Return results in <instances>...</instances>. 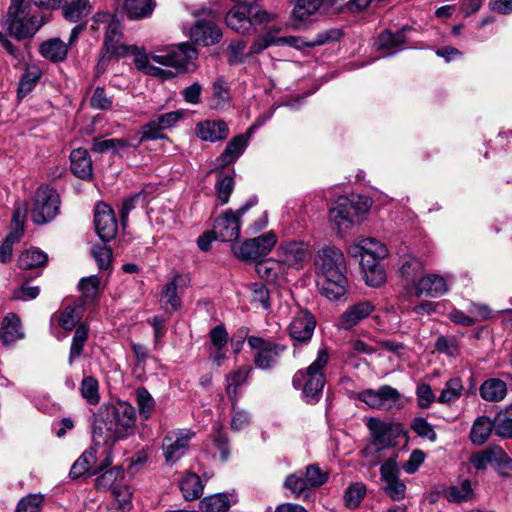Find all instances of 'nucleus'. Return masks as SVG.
<instances>
[{
	"mask_svg": "<svg viewBox=\"0 0 512 512\" xmlns=\"http://www.w3.org/2000/svg\"><path fill=\"white\" fill-rule=\"evenodd\" d=\"M135 408L126 401H118L106 407L105 415L95 419L93 441L110 447L116 441L130 436L135 427Z\"/></svg>",
	"mask_w": 512,
	"mask_h": 512,
	"instance_id": "f257e3e1",
	"label": "nucleus"
},
{
	"mask_svg": "<svg viewBox=\"0 0 512 512\" xmlns=\"http://www.w3.org/2000/svg\"><path fill=\"white\" fill-rule=\"evenodd\" d=\"M329 361L327 348L318 351L316 359L306 368L298 370L293 376L292 383L297 389L301 388L307 403H317L322 395L326 378L324 369Z\"/></svg>",
	"mask_w": 512,
	"mask_h": 512,
	"instance_id": "f03ea898",
	"label": "nucleus"
},
{
	"mask_svg": "<svg viewBox=\"0 0 512 512\" xmlns=\"http://www.w3.org/2000/svg\"><path fill=\"white\" fill-rule=\"evenodd\" d=\"M371 200L368 197L355 195L351 198L342 196L330 209V220L338 232H344L361 221L360 217L368 213Z\"/></svg>",
	"mask_w": 512,
	"mask_h": 512,
	"instance_id": "7ed1b4c3",
	"label": "nucleus"
},
{
	"mask_svg": "<svg viewBox=\"0 0 512 512\" xmlns=\"http://www.w3.org/2000/svg\"><path fill=\"white\" fill-rule=\"evenodd\" d=\"M94 445L85 450L72 465L69 476L77 479L86 473L97 475L112 464L111 448L100 441H93Z\"/></svg>",
	"mask_w": 512,
	"mask_h": 512,
	"instance_id": "20e7f679",
	"label": "nucleus"
},
{
	"mask_svg": "<svg viewBox=\"0 0 512 512\" xmlns=\"http://www.w3.org/2000/svg\"><path fill=\"white\" fill-rule=\"evenodd\" d=\"M367 427L370 431L371 442L362 450L364 457L396 446L397 439L402 432L399 425L386 423L377 418H370Z\"/></svg>",
	"mask_w": 512,
	"mask_h": 512,
	"instance_id": "39448f33",
	"label": "nucleus"
},
{
	"mask_svg": "<svg viewBox=\"0 0 512 512\" xmlns=\"http://www.w3.org/2000/svg\"><path fill=\"white\" fill-rule=\"evenodd\" d=\"M197 57L198 51L193 44L184 42L153 54L151 59L160 65L176 69V75L194 69Z\"/></svg>",
	"mask_w": 512,
	"mask_h": 512,
	"instance_id": "423d86ee",
	"label": "nucleus"
},
{
	"mask_svg": "<svg viewBox=\"0 0 512 512\" xmlns=\"http://www.w3.org/2000/svg\"><path fill=\"white\" fill-rule=\"evenodd\" d=\"M49 18L42 13L29 14L27 11L6 15L2 26L16 40L32 38Z\"/></svg>",
	"mask_w": 512,
	"mask_h": 512,
	"instance_id": "0eeeda50",
	"label": "nucleus"
},
{
	"mask_svg": "<svg viewBox=\"0 0 512 512\" xmlns=\"http://www.w3.org/2000/svg\"><path fill=\"white\" fill-rule=\"evenodd\" d=\"M60 197L57 191L48 186H41L37 189L31 217L36 224H45L53 220L59 213Z\"/></svg>",
	"mask_w": 512,
	"mask_h": 512,
	"instance_id": "6e6552de",
	"label": "nucleus"
},
{
	"mask_svg": "<svg viewBox=\"0 0 512 512\" xmlns=\"http://www.w3.org/2000/svg\"><path fill=\"white\" fill-rule=\"evenodd\" d=\"M247 343L253 350L254 364L262 370L273 368L278 363L280 355L287 349L283 344L256 336H249Z\"/></svg>",
	"mask_w": 512,
	"mask_h": 512,
	"instance_id": "1a4fd4ad",
	"label": "nucleus"
},
{
	"mask_svg": "<svg viewBox=\"0 0 512 512\" xmlns=\"http://www.w3.org/2000/svg\"><path fill=\"white\" fill-rule=\"evenodd\" d=\"M253 203L248 202L236 211L227 210L215 220L213 233L218 240L227 242L238 239L240 235V218L249 210Z\"/></svg>",
	"mask_w": 512,
	"mask_h": 512,
	"instance_id": "9d476101",
	"label": "nucleus"
},
{
	"mask_svg": "<svg viewBox=\"0 0 512 512\" xmlns=\"http://www.w3.org/2000/svg\"><path fill=\"white\" fill-rule=\"evenodd\" d=\"M316 327V320L313 314L307 309L299 310L292 318L287 330L293 340L294 355L299 345H306L310 342Z\"/></svg>",
	"mask_w": 512,
	"mask_h": 512,
	"instance_id": "9b49d317",
	"label": "nucleus"
},
{
	"mask_svg": "<svg viewBox=\"0 0 512 512\" xmlns=\"http://www.w3.org/2000/svg\"><path fill=\"white\" fill-rule=\"evenodd\" d=\"M358 399L370 408L389 411L399 406L401 394L390 385H382L377 390H363Z\"/></svg>",
	"mask_w": 512,
	"mask_h": 512,
	"instance_id": "f8f14e48",
	"label": "nucleus"
},
{
	"mask_svg": "<svg viewBox=\"0 0 512 512\" xmlns=\"http://www.w3.org/2000/svg\"><path fill=\"white\" fill-rule=\"evenodd\" d=\"M195 437L191 429H178L169 432L162 441V449L165 461L175 464L185 455L189 448V442Z\"/></svg>",
	"mask_w": 512,
	"mask_h": 512,
	"instance_id": "ddd939ff",
	"label": "nucleus"
},
{
	"mask_svg": "<svg viewBox=\"0 0 512 512\" xmlns=\"http://www.w3.org/2000/svg\"><path fill=\"white\" fill-rule=\"evenodd\" d=\"M314 266L317 274L325 276H333L337 273H345L346 262L344 254L335 246H324L318 250Z\"/></svg>",
	"mask_w": 512,
	"mask_h": 512,
	"instance_id": "4468645a",
	"label": "nucleus"
},
{
	"mask_svg": "<svg viewBox=\"0 0 512 512\" xmlns=\"http://www.w3.org/2000/svg\"><path fill=\"white\" fill-rule=\"evenodd\" d=\"M276 243L277 236L274 232L270 231L244 241L242 245L234 248V254L242 260H257L260 257L266 256Z\"/></svg>",
	"mask_w": 512,
	"mask_h": 512,
	"instance_id": "2eb2a0df",
	"label": "nucleus"
},
{
	"mask_svg": "<svg viewBox=\"0 0 512 512\" xmlns=\"http://www.w3.org/2000/svg\"><path fill=\"white\" fill-rule=\"evenodd\" d=\"M380 477L383 490L393 501H401L406 496V485L399 479V467L395 459L391 458L382 463Z\"/></svg>",
	"mask_w": 512,
	"mask_h": 512,
	"instance_id": "dca6fc26",
	"label": "nucleus"
},
{
	"mask_svg": "<svg viewBox=\"0 0 512 512\" xmlns=\"http://www.w3.org/2000/svg\"><path fill=\"white\" fill-rule=\"evenodd\" d=\"M189 37L193 44L211 46L220 41L222 31L208 14L206 17L197 18L190 28Z\"/></svg>",
	"mask_w": 512,
	"mask_h": 512,
	"instance_id": "f3484780",
	"label": "nucleus"
},
{
	"mask_svg": "<svg viewBox=\"0 0 512 512\" xmlns=\"http://www.w3.org/2000/svg\"><path fill=\"white\" fill-rule=\"evenodd\" d=\"M276 255L288 271L289 268H302L310 257V251L304 242L283 241L278 246Z\"/></svg>",
	"mask_w": 512,
	"mask_h": 512,
	"instance_id": "a211bd4d",
	"label": "nucleus"
},
{
	"mask_svg": "<svg viewBox=\"0 0 512 512\" xmlns=\"http://www.w3.org/2000/svg\"><path fill=\"white\" fill-rule=\"evenodd\" d=\"M183 117L181 111H171L157 116L143 125L140 130L139 144L148 140L163 139V130L175 126Z\"/></svg>",
	"mask_w": 512,
	"mask_h": 512,
	"instance_id": "6ab92c4d",
	"label": "nucleus"
},
{
	"mask_svg": "<svg viewBox=\"0 0 512 512\" xmlns=\"http://www.w3.org/2000/svg\"><path fill=\"white\" fill-rule=\"evenodd\" d=\"M94 225L96 233L103 242H109L115 238L118 223L114 211L109 205L102 202L96 205Z\"/></svg>",
	"mask_w": 512,
	"mask_h": 512,
	"instance_id": "aec40b11",
	"label": "nucleus"
},
{
	"mask_svg": "<svg viewBox=\"0 0 512 512\" xmlns=\"http://www.w3.org/2000/svg\"><path fill=\"white\" fill-rule=\"evenodd\" d=\"M351 257L361 260H382L388 255L386 246L375 238H363L349 245L347 249Z\"/></svg>",
	"mask_w": 512,
	"mask_h": 512,
	"instance_id": "412c9836",
	"label": "nucleus"
},
{
	"mask_svg": "<svg viewBox=\"0 0 512 512\" xmlns=\"http://www.w3.org/2000/svg\"><path fill=\"white\" fill-rule=\"evenodd\" d=\"M127 55H133L136 68L147 75L159 77L162 80L175 77V72L151 65L149 63V56L146 54L144 48H140L136 45H129L127 47Z\"/></svg>",
	"mask_w": 512,
	"mask_h": 512,
	"instance_id": "4be33fe9",
	"label": "nucleus"
},
{
	"mask_svg": "<svg viewBox=\"0 0 512 512\" xmlns=\"http://www.w3.org/2000/svg\"><path fill=\"white\" fill-rule=\"evenodd\" d=\"M123 37L122 25L119 21H110L105 32L103 47L107 54L112 57L127 56V47L121 43Z\"/></svg>",
	"mask_w": 512,
	"mask_h": 512,
	"instance_id": "5701e85b",
	"label": "nucleus"
},
{
	"mask_svg": "<svg viewBox=\"0 0 512 512\" xmlns=\"http://www.w3.org/2000/svg\"><path fill=\"white\" fill-rule=\"evenodd\" d=\"M448 291V284L443 276L428 274L420 277L416 283L415 294L417 297L426 296L437 298Z\"/></svg>",
	"mask_w": 512,
	"mask_h": 512,
	"instance_id": "b1692460",
	"label": "nucleus"
},
{
	"mask_svg": "<svg viewBox=\"0 0 512 512\" xmlns=\"http://www.w3.org/2000/svg\"><path fill=\"white\" fill-rule=\"evenodd\" d=\"M196 135L205 142H217L229 135L228 124L223 120H205L195 127Z\"/></svg>",
	"mask_w": 512,
	"mask_h": 512,
	"instance_id": "393cba45",
	"label": "nucleus"
},
{
	"mask_svg": "<svg viewBox=\"0 0 512 512\" xmlns=\"http://www.w3.org/2000/svg\"><path fill=\"white\" fill-rule=\"evenodd\" d=\"M373 310L374 306L369 301L356 303L342 313L338 320V327L343 330H349L367 318Z\"/></svg>",
	"mask_w": 512,
	"mask_h": 512,
	"instance_id": "a878e982",
	"label": "nucleus"
},
{
	"mask_svg": "<svg viewBox=\"0 0 512 512\" xmlns=\"http://www.w3.org/2000/svg\"><path fill=\"white\" fill-rule=\"evenodd\" d=\"M318 285L323 296L330 300H337L346 293L348 280L345 273H337L333 276H325Z\"/></svg>",
	"mask_w": 512,
	"mask_h": 512,
	"instance_id": "bb28decb",
	"label": "nucleus"
},
{
	"mask_svg": "<svg viewBox=\"0 0 512 512\" xmlns=\"http://www.w3.org/2000/svg\"><path fill=\"white\" fill-rule=\"evenodd\" d=\"M184 287H186L185 279L181 275L177 274L164 286L160 299L162 306L167 310V306H170L171 312L178 310L181 306L179 289H183Z\"/></svg>",
	"mask_w": 512,
	"mask_h": 512,
	"instance_id": "cd10ccee",
	"label": "nucleus"
},
{
	"mask_svg": "<svg viewBox=\"0 0 512 512\" xmlns=\"http://www.w3.org/2000/svg\"><path fill=\"white\" fill-rule=\"evenodd\" d=\"M249 135L240 134L233 137L226 145L222 154L217 158L219 166L226 167L234 163L245 151Z\"/></svg>",
	"mask_w": 512,
	"mask_h": 512,
	"instance_id": "c85d7f7f",
	"label": "nucleus"
},
{
	"mask_svg": "<svg viewBox=\"0 0 512 512\" xmlns=\"http://www.w3.org/2000/svg\"><path fill=\"white\" fill-rule=\"evenodd\" d=\"M70 162L71 171L76 177L83 180H87L92 177V160L86 149H74L70 154Z\"/></svg>",
	"mask_w": 512,
	"mask_h": 512,
	"instance_id": "c756f323",
	"label": "nucleus"
},
{
	"mask_svg": "<svg viewBox=\"0 0 512 512\" xmlns=\"http://www.w3.org/2000/svg\"><path fill=\"white\" fill-rule=\"evenodd\" d=\"M256 273L263 279L275 283L285 277L287 274L286 266H284L279 258H268L261 260L255 265Z\"/></svg>",
	"mask_w": 512,
	"mask_h": 512,
	"instance_id": "7c9ffc66",
	"label": "nucleus"
},
{
	"mask_svg": "<svg viewBox=\"0 0 512 512\" xmlns=\"http://www.w3.org/2000/svg\"><path fill=\"white\" fill-rule=\"evenodd\" d=\"M493 431L496 432L495 419L491 420L485 415L479 416L473 422L469 433V439L472 444L481 446L489 439Z\"/></svg>",
	"mask_w": 512,
	"mask_h": 512,
	"instance_id": "2f4dec72",
	"label": "nucleus"
},
{
	"mask_svg": "<svg viewBox=\"0 0 512 512\" xmlns=\"http://www.w3.org/2000/svg\"><path fill=\"white\" fill-rule=\"evenodd\" d=\"M39 53L53 63H60L67 58L68 45L60 38H51L41 43Z\"/></svg>",
	"mask_w": 512,
	"mask_h": 512,
	"instance_id": "473e14b6",
	"label": "nucleus"
},
{
	"mask_svg": "<svg viewBox=\"0 0 512 512\" xmlns=\"http://www.w3.org/2000/svg\"><path fill=\"white\" fill-rule=\"evenodd\" d=\"M507 392L506 382L499 378H489L479 388L481 398L488 402L502 401L506 397Z\"/></svg>",
	"mask_w": 512,
	"mask_h": 512,
	"instance_id": "72a5a7b5",
	"label": "nucleus"
},
{
	"mask_svg": "<svg viewBox=\"0 0 512 512\" xmlns=\"http://www.w3.org/2000/svg\"><path fill=\"white\" fill-rule=\"evenodd\" d=\"M228 27L240 34H250L253 30L252 19L245 9L237 8L230 10L225 17Z\"/></svg>",
	"mask_w": 512,
	"mask_h": 512,
	"instance_id": "f704fd0d",
	"label": "nucleus"
},
{
	"mask_svg": "<svg viewBox=\"0 0 512 512\" xmlns=\"http://www.w3.org/2000/svg\"><path fill=\"white\" fill-rule=\"evenodd\" d=\"M156 3L154 0H125L124 10L131 20H141L152 15Z\"/></svg>",
	"mask_w": 512,
	"mask_h": 512,
	"instance_id": "c9c22d12",
	"label": "nucleus"
},
{
	"mask_svg": "<svg viewBox=\"0 0 512 512\" xmlns=\"http://www.w3.org/2000/svg\"><path fill=\"white\" fill-rule=\"evenodd\" d=\"M405 29H401L396 33L390 31L382 32L378 37V48L380 50H387L385 56H392L397 51L401 50L405 44Z\"/></svg>",
	"mask_w": 512,
	"mask_h": 512,
	"instance_id": "e433bc0d",
	"label": "nucleus"
},
{
	"mask_svg": "<svg viewBox=\"0 0 512 512\" xmlns=\"http://www.w3.org/2000/svg\"><path fill=\"white\" fill-rule=\"evenodd\" d=\"M250 369L238 368L226 376V394L231 403H237L240 397L239 388L247 381Z\"/></svg>",
	"mask_w": 512,
	"mask_h": 512,
	"instance_id": "4c0bfd02",
	"label": "nucleus"
},
{
	"mask_svg": "<svg viewBox=\"0 0 512 512\" xmlns=\"http://www.w3.org/2000/svg\"><path fill=\"white\" fill-rule=\"evenodd\" d=\"M24 337V333L21 329V322L18 316L12 314L6 316L3 320L0 338L6 345L13 344L17 340Z\"/></svg>",
	"mask_w": 512,
	"mask_h": 512,
	"instance_id": "58836bf2",
	"label": "nucleus"
},
{
	"mask_svg": "<svg viewBox=\"0 0 512 512\" xmlns=\"http://www.w3.org/2000/svg\"><path fill=\"white\" fill-rule=\"evenodd\" d=\"M380 261L373 259L360 261L366 284L371 287H378L386 280V273Z\"/></svg>",
	"mask_w": 512,
	"mask_h": 512,
	"instance_id": "ea45409f",
	"label": "nucleus"
},
{
	"mask_svg": "<svg viewBox=\"0 0 512 512\" xmlns=\"http://www.w3.org/2000/svg\"><path fill=\"white\" fill-rule=\"evenodd\" d=\"M423 270V263L416 257L408 255L402 258L399 273L407 284H413L416 287L418 278L423 273Z\"/></svg>",
	"mask_w": 512,
	"mask_h": 512,
	"instance_id": "a19ab883",
	"label": "nucleus"
},
{
	"mask_svg": "<svg viewBox=\"0 0 512 512\" xmlns=\"http://www.w3.org/2000/svg\"><path fill=\"white\" fill-rule=\"evenodd\" d=\"M180 490L185 500L191 501L202 496L204 484L201 478L193 472L187 473L180 482Z\"/></svg>",
	"mask_w": 512,
	"mask_h": 512,
	"instance_id": "79ce46f5",
	"label": "nucleus"
},
{
	"mask_svg": "<svg viewBox=\"0 0 512 512\" xmlns=\"http://www.w3.org/2000/svg\"><path fill=\"white\" fill-rule=\"evenodd\" d=\"M42 76V72L38 66H27L20 78L17 96L19 99L26 97L37 85Z\"/></svg>",
	"mask_w": 512,
	"mask_h": 512,
	"instance_id": "37998d69",
	"label": "nucleus"
},
{
	"mask_svg": "<svg viewBox=\"0 0 512 512\" xmlns=\"http://www.w3.org/2000/svg\"><path fill=\"white\" fill-rule=\"evenodd\" d=\"M139 145V142L136 144H133L129 142L126 139H103V138H94L92 142L91 150L94 153H105L108 151H112L113 153H118L121 150L128 148V147H134L136 148Z\"/></svg>",
	"mask_w": 512,
	"mask_h": 512,
	"instance_id": "c03bdc74",
	"label": "nucleus"
},
{
	"mask_svg": "<svg viewBox=\"0 0 512 512\" xmlns=\"http://www.w3.org/2000/svg\"><path fill=\"white\" fill-rule=\"evenodd\" d=\"M47 262V254L36 248L25 250L18 257V266L24 270L44 267Z\"/></svg>",
	"mask_w": 512,
	"mask_h": 512,
	"instance_id": "a18cd8bd",
	"label": "nucleus"
},
{
	"mask_svg": "<svg viewBox=\"0 0 512 512\" xmlns=\"http://www.w3.org/2000/svg\"><path fill=\"white\" fill-rule=\"evenodd\" d=\"M231 507V500L226 493H217L203 498L199 503L201 512H227Z\"/></svg>",
	"mask_w": 512,
	"mask_h": 512,
	"instance_id": "49530a36",
	"label": "nucleus"
},
{
	"mask_svg": "<svg viewBox=\"0 0 512 512\" xmlns=\"http://www.w3.org/2000/svg\"><path fill=\"white\" fill-rule=\"evenodd\" d=\"M463 390L462 380L459 377L451 378L445 383L437 401L445 405L454 403L461 398Z\"/></svg>",
	"mask_w": 512,
	"mask_h": 512,
	"instance_id": "de8ad7c7",
	"label": "nucleus"
},
{
	"mask_svg": "<svg viewBox=\"0 0 512 512\" xmlns=\"http://www.w3.org/2000/svg\"><path fill=\"white\" fill-rule=\"evenodd\" d=\"M98 285L99 280L95 276L81 279L79 282L81 297L77 304L82 308L94 304L98 296Z\"/></svg>",
	"mask_w": 512,
	"mask_h": 512,
	"instance_id": "09e8293b",
	"label": "nucleus"
},
{
	"mask_svg": "<svg viewBox=\"0 0 512 512\" xmlns=\"http://www.w3.org/2000/svg\"><path fill=\"white\" fill-rule=\"evenodd\" d=\"M63 16L70 22H78L91 13L89 0H72L63 6Z\"/></svg>",
	"mask_w": 512,
	"mask_h": 512,
	"instance_id": "8fccbe9b",
	"label": "nucleus"
},
{
	"mask_svg": "<svg viewBox=\"0 0 512 512\" xmlns=\"http://www.w3.org/2000/svg\"><path fill=\"white\" fill-rule=\"evenodd\" d=\"M135 402L138 407L141 420L150 419L154 408L155 400L145 387H139L135 391Z\"/></svg>",
	"mask_w": 512,
	"mask_h": 512,
	"instance_id": "3c124183",
	"label": "nucleus"
},
{
	"mask_svg": "<svg viewBox=\"0 0 512 512\" xmlns=\"http://www.w3.org/2000/svg\"><path fill=\"white\" fill-rule=\"evenodd\" d=\"M124 478V471L120 467H113L106 470L100 476L95 479V485L98 489L102 490H113L122 483Z\"/></svg>",
	"mask_w": 512,
	"mask_h": 512,
	"instance_id": "603ef678",
	"label": "nucleus"
},
{
	"mask_svg": "<svg viewBox=\"0 0 512 512\" xmlns=\"http://www.w3.org/2000/svg\"><path fill=\"white\" fill-rule=\"evenodd\" d=\"M500 455L499 446H490L482 451L472 454L470 462L477 470H484L487 466H494L496 456Z\"/></svg>",
	"mask_w": 512,
	"mask_h": 512,
	"instance_id": "864d4df0",
	"label": "nucleus"
},
{
	"mask_svg": "<svg viewBox=\"0 0 512 512\" xmlns=\"http://www.w3.org/2000/svg\"><path fill=\"white\" fill-rule=\"evenodd\" d=\"M292 17L295 21H304L313 15L322 5V0H292Z\"/></svg>",
	"mask_w": 512,
	"mask_h": 512,
	"instance_id": "5fc2aeb1",
	"label": "nucleus"
},
{
	"mask_svg": "<svg viewBox=\"0 0 512 512\" xmlns=\"http://www.w3.org/2000/svg\"><path fill=\"white\" fill-rule=\"evenodd\" d=\"M87 338L88 327L85 324L78 325L72 339L70 354L68 358L69 365H72L75 359L82 355Z\"/></svg>",
	"mask_w": 512,
	"mask_h": 512,
	"instance_id": "6e6d98bb",
	"label": "nucleus"
},
{
	"mask_svg": "<svg viewBox=\"0 0 512 512\" xmlns=\"http://www.w3.org/2000/svg\"><path fill=\"white\" fill-rule=\"evenodd\" d=\"M81 396L90 405H96L100 401L99 382L93 376H85L80 385Z\"/></svg>",
	"mask_w": 512,
	"mask_h": 512,
	"instance_id": "4d7b16f0",
	"label": "nucleus"
},
{
	"mask_svg": "<svg viewBox=\"0 0 512 512\" xmlns=\"http://www.w3.org/2000/svg\"><path fill=\"white\" fill-rule=\"evenodd\" d=\"M23 236V228H14L4 239L0 246V261L3 264L9 263L12 259L13 246L18 243Z\"/></svg>",
	"mask_w": 512,
	"mask_h": 512,
	"instance_id": "13d9d810",
	"label": "nucleus"
},
{
	"mask_svg": "<svg viewBox=\"0 0 512 512\" xmlns=\"http://www.w3.org/2000/svg\"><path fill=\"white\" fill-rule=\"evenodd\" d=\"M83 308L78 304L67 306L59 315L58 323L65 330H72L82 317Z\"/></svg>",
	"mask_w": 512,
	"mask_h": 512,
	"instance_id": "bf43d9fd",
	"label": "nucleus"
},
{
	"mask_svg": "<svg viewBox=\"0 0 512 512\" xmlns=\"http://www.w3.org/2000/svg\"><path fill=\"white\" fill-rule=\"evenodd\" d=\"M212 440L215 447L220 452L223 462L227 461L230 456L229 438L221 425H215L212 431Z\"/></svg>",
	"mask_w": 512,
	"mask_h": 512,
	"instance_id": "052dcab7",
	"label": "nucleus"
},
{
	"mask_svg": "<svg viewBox=\"0 0 512 512\" xmlns=\"http://www.w3.org/2000/svg\"><path fill=\"white\" fill-rule=\"evenodd\" d=\"M473 491L469 480H464L460 486H452L446 490L445 496L449 502L460 503L469 500Z\"/></svg>",
	"mask_w": 512,
	"mask_h": 512,
	"instance_id": "680f3d73",
	"label": "nucleus"
},
{
	"mask_svg": "<svg viewBox=\"0 0 512 512\" xmlns=\"http://www.w3.org/2000/svg\"><path fill=\"white\" fill-rule=\"evenodd\" d=\"M147 323L153 328L154 348L159 350L163 347V339L167 333V319L163 316L156 315L147 319Z\"/></svg>",
	"mask_w": 512,
	"mask_h": 512,
	"instance_id": "e2e57ef3",
	"label": "nucleus"
},
{
	"mask_svg": "<svg viewBox=\"0 0 512 512\" xmlns=\"http://www.w3.org/2000/svg\"><path fill=\"white\" fill-rule=\"evenodd\" d=\"M284 487L291 491L295 498H300L303 495L306 497V490L309 489L302 474L293 473L286 477Z\"/></svg>",
	"mask_w": 512,
	"mask_h": 512,
	"instance_id": "0e129e2a",
	"label": "nucleus"
},
{
	"mask_svg": "<svg viewBox=\"0 0 512 512\" xmlns=\"http://www.w3.org/2000/svg\"><path fill=\"white\" fill-rule=\"evenodd\" d=\"M231 406V429L233 431H240L248 427L251 423L250 413L238 407L237 403H231Z\"/></svg>",
	"mask_w": 512,
	"mask_h": 512,
	"instance_id": "69168bd1",
	"label": "nucleus"
},
{
	"mask_svg": "<svg viewBox=\"0 0 512 512\" xmlns=\"http://www.w3.org/2000/svg\"><path fill=\"white\" fill-rule=\"evenodd\" d=\"M366 493V488L362 483L350 485L344 494L345 505L350 509L357 508L362 502Z\"/></svg>",
	"mask_w": 512,
	"mask_h": 512,
	"instance_id": "338daca9",
	"label": "nucleus"
},
{
	"mask_svg": "<svg viewBox=\"0 0 512 512\" xmlns=\"http://www.w3.org/2000/svg\"><path fill=\"white\" fill-rule=\"evenodd\" d=\"M496 434L504 438H512V406L495 417Z\"/></svg>",
	"mask_w": 512,
	"mask_h": 512,
	"instance_id": "774afa93",
	"label": "nucleus"
}]
</instances>
